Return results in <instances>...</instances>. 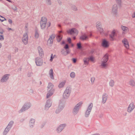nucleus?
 <instances>
[{
	"mask_svg": "<svg viewBox=\"0 0 135 135\" xmlns=\"http://www.w3.org/2000/svg\"><path fill=\"white\" fill-rule=\"evenodd\" d=\"M40 27L42 29H44L46 27L47 28L50 26V22H47V19L45 17H42L40 22Z\"/></svg>",
	"mask_w": 135,
	"mask_h": 135,
	"instance_id": "obj_1",
	"label": "nucleus"
},
{
	"mask_svg": "<svg viewBox=\"0 0 135 135\" xmlns=\"http://www.w3.org/2000/svg\"><path fill=\"white\" fill-rule=\"evenodd\" d=\"M108 59V55L105 54L101 60V66L102 68H105L107 66V62Z\"/></svg>",
	"mask_w": 135,
	"mask_h": 135,
	"instance_id": "obj_2",
	"label": "nucleus"
},
{
	"mask_svg": "<svg viewBox=\"0 0 135 135\" xmlns=\"http://www.w3.org/2000/svg\"><path fill=\"white\" fill-rule=\"evenodd\" d=\"M53 87V85L52 83H49V84L47 86V90L48 91H51L47 93V98L49 97L50 96L52 95L53 94L54 91L52 89Z\"/></svg>",
	"mask_w": 135,
	"mask_h": 135,
	"instance_id": "obj_3",
	"label": "nucleus"
},
{
	"mask_svg": "<svg viewBox=\"0 0 135 135\" xmlns=\"http://www.w3.org/2000/svg\"><path fill=\"white\" fill-rule=\"evenodd\" d=\"M67 32L68 33L70 34L71 35H72L74 36H76L78 35L79 31H78L76 28H73L67 30Z\"/></svg>",
	"mask_w": 135,
	"mask_h": 135,
	"instance_id": "obj_4",
	"label": "nucleus"
},
{
	"mask_svg": "<svg viewBox=\"0 0 135 135\" xmlns=\"http://www.w3.org/2000/svg\"><path fill=\"white\" fill-rule=\"evenodd\" d=\"M135 108V105L133 102H131L130 103L128 106L127 111L129 113H131Z\"/></svg>",
	"mask_w": 135,
	"mask_h": 135,
	"instance_id": "obj_5",
	"label": "nucleus"
},
{
	"mask_svg": "<svg viewBox=\"0 0 135 135\" xmlns=\"http://www.w3.org/2000/svg\"><path fill=\"white\" fill-rule=\"evenodd\" d=\"M101 45L104 48H108L109 46V42L106 39H103L102 40Z\"/></svg>",
	"mask_w": 135,
	"mask_h": 135,
	"instance_id": "obj_6",
	"label": "nucleus"
},
{
	"mask_svg": "<svg viewBox=\"0 0 135 135\" xmlns=\"http://www.w3.org/2000/svg\"><path fill=\"white\" fill-rule=\"evenodd\" d=\"M35 62L36 65L37 66H41L43 64V60L39 57H38L35 59Z\"/></svg>",
	"mask_w": 135,
	"mask_h": 135,
	"instance_id": "obj_7",
	"label": "nucleus"
},
{
	"mask_svg": "<svg viewBox=\"0 0 135 135\" xmlns=\"http://www.w3.org/2000/svg\"><path fill=\"white\" fill-rule=\"evenodd\" d=\"M28 37L27 34V33H25L24 34L23 37L22 38V41L23 42L25 45L27 44L28 42Z\"/></svg>",
	"mask_w": 135,
	"mask_h": 135,
	"instance_id": "obj_8",
	"label": "nucleus"
},
{
	"mask_svg": "<svg viewBox=\"0 0 135 135\" xmlns=\"http://www.w3.org/2000/svg\"><path fill=\"white\" fill-rule=\"evenodd\" d=\"M93 106V104L92 103H90L85 113V116L88 117L90 114V113L91 110V109L92 108Z\"/></svg>",
	"mask_w": 135,
	"mask_h": 135,
	"instance_id": "obj_9",
	"label": "nucleus"
},
{
	"mask_svg": "<svg viewBox=\"0 0 135 135\" xmlns=\"http://www.w3.org/2000/svg\"><path fill=\"white\" fill-rule=\"evenodd\" d=\"M122 42L126 49H128L129 48V42L127 39L126 38H124L122 40Z\"/></svg>",
	"mask_w": 135,
	"mask_h": 135,
	"instance_id": "obj_10",
	"label": "nucleus"
},
{
	"mask_svg": "<svg viewBox=\"0 0 135 135\" xmlns=\"http://www.w3.org/2000/svg\"><path fill=\"white\" fill-rule=\"evenodd\" d=\"M118 7L116 4H114L112 7V13L114 15L117 14V13Z\"/></svg>",
	"mask_w": 135,
	"mask_h": 135,
	"instance_id": "obj_11",
	"label": "nucleus"
},
{
	"mask_svg": "<svg viewBox=\"0 0 135 135\" xmlns=\"http://www.w3.org/2000/svg\"><path fill=\"white\" fill-rule=\"evenodd\" d=\"M108 97V95L107 93H104L102 96V103L104 104L105 103Z\"/></svg>",
	"mask_w": 135,
	"mask_h": 135,
	"instance_id": "obj_12",
	"label": "nucleus"
},
{
	"mask_svg": "<svg viewBox=\"0 0 135 135\" xmlns=\"http://www.w3.org/2000/svg\"><path fill=\"white\" fill-rule=\"evenodd\" d=\"M38 53L40 56L42 57L44 55V53L43 50L40 47H38Z\"/></svg>",
	"mask_w": 135,
	"mask_h": 135,
	"instance_id": "obj_13",
	"label": "nucleus"
},
{
	"mask_svg": "<svg viewBox=\"0 0 135 135\" xmlns=\"http://www.w3.org/2000/svg\"><path fill=\"white\" fill-rule=\"evenodd\" d=\"M55 36H51L47 41V44L49 45H51L52 43L53 39L54 38Z\"/></svg>",
	"mask_w": 135,
	"mask_h": 135,
	"instance_id": "obj_14",
	"label": "nucleus"
},
{
	"mask_svg": "<svg viewBox=\"0 0 135 135\" xmlns=\"http://www.w3.org/2000/svg\"><path fill=\"white\" fill-rule=\"evenodd\" d=\"M121 28L122 30H123V33H126L128 32L129 31V29L127 27L123 26H121Z\"/></svg>",
	"mask_w": 135,
	"mask_h": 135,
	"instance_id": "obj_15",
	"label": "nucleus"
},
{
	"mask_svg": "<svg viewBox=\"0 0 135 135\" xmlns=\"http://www.w3.org/2000/svg\"><path fill=\"white\" fill-rule=\"evenodd\" d=\"M83 104L82 102H80L78 103L74 108V110H76V111H77L79 110V107L81 106Z\"/></svg>",
	"mask_w": 135,
	"mask_h": 135,
	"instance_id": "obj_16",
	"label": "nucleus"
},
{
	"mask_svg": "<svg viewBox=\"0 0 135 135\" xmlns=\"http://www.w3.org/2000/svg\"><path fill=\"white\" fill-rule=\"evenodd\" d=\"M83 60L84 62V65H87L88 64L89 61V58H84Z\"/></svg>",
	"mask_w": 135,
	"mask_h": 135,
	"instance_id": "obj_17",
	"label": "nucleus"
},
{
	"mask_svg": "<svg viewBox=\"0 0 135 135\" xmlns=\"http://www.w3.org/2000/svg\"><path fill=\"white\" fill-rule=\"evenodd\" d=\"M8 76L9 75L8 74L4 75L1 80V81L2 82H3L6 81L8 79Z\"/></svg>",
	"mask_w": 135,
	"mask_h": 135,
	"instance_id": "obj_18",
	"label": "nucleus"
},
{
	"mask_svg": "<svg viewBox=\"0 0 135 135\" xmlns=\"http://www.w3.org/2000/svg\"><path fill=\"white\" fill-rule=\"evenodd\" d=\"M62 32V31H60L59 32V33L57 37V40L58 42H60L62 38V35L60 33Z\"/></svg>",
	"mask_w": 135,
	"mask_h": 135,
	"instance_id": "obj_19",
	"label": "nucleus"
},
{
	"mask_svg": "<svg viewBox=\"0 0 135 135\" xmlns=\"http://www.w3.org/2000/svg\"><path fill=\"white\" fill-rule=\"evenodd\" d=\"M49 74L50 78L52 79H54L53 72V70L52 69L50 70L49 72Z\"/></svg>",
	"mask_w": 135,
	"mask_h": 135,
	"instance_id": "obj_20",
	"label": "nucleus"
},
{
	"mask_svg": "<svg viewBox=\"0 0 135 135\" xmlns=\"http://www.w3.org/2000/svg\"><path fill=\"white\" fill-rule=\"evenodd\" d=\"M115 30L113 31L111 34L110 35V37L111 38V40H114V37L115 36Z\"/></svg>",
	"mask_w": 135,
	"mask_h": 135,
	"instance_id": "obj_21",
	"label": "nucleus"
},
{
	"mask_svg": "<svg viewBox=\"0 0 135 135\" xmlns=\"http://www.w3.org/2000/svg\"><path fill=\"white\" fill-rule=\"evenodd\" d=\"M129 84L132 86H135V82L132 79L129 82Z\"/></svg>",
	"mask_w": 135,
	"mask_h": 135,
	"instance_id": "obj_22",
	"label": "nucleus"
},
{
	"mask_svg": "<svg viewBox=\"0 0 135 135\" xmlns=\"http://www.w3.org/2000/svg\"><path fill=\"white\" fill-rule=\"evenodd\" d=\"M80 38L81 40H85L88 38V37L86 34H84L82 35Z\"/></svg>",
	"mask_w": 135,
	"mask_h": 135,
	"instance_id": "obj_23",
	"label": "nucleus"
},
{
	"mask_svg": "<svg viewBox=\"0 0 135 135\" xmlns=\"http://www.w3.org/2000/svg\"><path fill=\"white\" fill-rule=\"evenodd\" d=\"M65 126V125L62 124L58 128L57 131L58 132H61L64 128Z\"/></svg>",
	"mask_w": 135,
	"mask_h": 135,
	"instance_id": "obj_24",
	"label": "nucleus"
},
{
	"mask_svg": "<svg viewBox=\"0 0 135 135\" xmlns=\"http://www.w3.org/2000/svg\"><path fill=\"white\" fill-rule=\"evenodd\" d=\"M66 82V81H64L60 83L59 85V88H61L63 87L65 85Z\"/></svg>",
	"mask_w": 135,
	"mask_h": 135,
	"instance_id": "obj_25",
	"label": "nucleus"
},
{
	"mask_svg": "<svg viewBox=\"0 0 135 135\" xmlns=\"http://www.w3.org/2000/svg\"><path fill=\"white\" fill-rule=\"evenodd\" d=\"M61 52L62 54H63L64 55H67V54L69 53L70 51L69 49H66L65 52L64 50H63L61 51Z\"/></svg>",
	"mask_w": 135,
	"mask_h": 135,
	"instance_id": "obj_26",
	"label": "nucleus"
},
{
	"mask_svg": "<svg viewBox=\"0 0 135 135\" xmlns=\"http://www.w3.org/2000/svg\"><path fill=\"white\" fill-rule=\"evenodd\" d=\"M109 85L111 87H113L114 85V82L113 80H111L109 82Z\"/></svg>",
	"mask_w": 135,
	"mask_h": 135,
	"instance_id": "obj_27",
	"label": "nucleus"
},
{
	"mask_svg": "<svg viewBox=\"0 0 135 135\" xmlns=\"http://www.w3.org/2000/svg\"><path fill=\"white\" fill-rule=\"evenodd\" d=\"M30 107V106H27V105H25L23 106L21 110V112L24 111L25 110L27 109Z\"/></svg>",
	"mask_w": 135,
	"mask_h": 135,
	"instance_id": "obj_28",
	"label": "nucleus"
},
{
	"mask_svg": "<svg viewBox=\"0 0 135 135\" xmlns=\"http://www.w3.org/2000/svg\"><path fill=\"white\" fill-rule=\"evenodd\" d=\"M70 94L69 93H67L64 91L63 94V98H67L69 96Z\"/></svg>",
	"mask_w": 135,
	"mask_h": 135,
	"instance_id": "obj_29",
	"label": "nucleus"
},
{
	"mask_svg": "<svg viewBox=\"0 0 135 135\" xmlns=\"http://www.w3.org/2000/svg\"><path fill=\"white\" fill-rule=\"evenodd\" d=\"M96 27L97 29L101 27V23L100 21H98L96 23Z\"/></svg>",
	"mask_w": 135,
	"mask_h": 135,
	"instance_id": "obj_30",
	"label": "nucleus"
},
{
	"mask_svg": "<svg viewBox=\"0 0 135 135\" xmlns=\"http://www.w3.org/2000/svg\"><path fill=\"white\" fill-rule=\"evenodd\" d=\"M39 37V34L38 31L37 30H36L35 33L34 37L36 38H38Z\"/></svg>",
	"mask_w": 135,
	"mask_h": 135,
	"instance_id": "obj_31",
	"label": "nucleus"
},
{
	"mask_svg": "<svg viewBox=\"0 0 135 135\" xmlns=\"http://www.w3.org/2000/svg\"><path fill=\"white\" fill-rule=\"evenodd\" d=\"M65 91L68 93H69V94H70L71 92V88L70 87H67Z\"/></svg>",
	"mask_w": 135,
	"mask_h": 135,
	"instance_id": "obj_32",
	"label": "nucleus"
},
{
	"mask_svg": "<svg viewBox=\"0 0 135 135\" xmlns=\"http://www.w3.org/2000/svg\"><path fill=\"white\" fill-rule=\"evenodd\" d=\"M9 128H8V127H7L6 128L5 130L3 132V134L4 135H6L7 134L8 132L9 131Z\"/></svg>",
	"mask_w": 135,
	"mask_h": 135,
	"instance_id": "obj_33",
	"label": "nucleus"
},
{
	"mask_svg": "<svg viewBox=\"0 0 135 135\" xmlns=\"http://www.w3.org/2000/svg\"><path fill=\"white\" fill-rule=\"evenodd\" d=\"M97 29L101 34H102L104 33L103 29L101 27Z\"/></svg>",
	"mask_w": 135,
	"mask_h": 135,
	"instance_id": "obj_34",
	"label": "nucleus"
},
{
	"mask_svg": "<svg viewBox=\"0 0 135 135\" xmlns=\"http://www.w3.org/2000/svg\"><path fill=\"white\" fill-rule=\"evenodd\" d=\"M51 104L50 102L48 101L47 102V103L45 105V108H46V107H49L51 106Z\"/></svg>",
	"mask_w": 135,
	"mask_h": 135,
	"instance_id": "obj_35",
	"label": "nucleus"
},
{
	"mask_svg": "<svg viewBox=\"0 0 135 135\" xmlns=\"http://www.w3.org/2000/svg\"><path fill=\"white\" fill-rule=\"evenodd\" d=\"M75 74L74 72H72L70 74V76L72 78H75Z\"/></svg>",
	"mask_w": 135,
	"mask_h": 135,
	"instance_id": "obj_36",
	"label": "nucleus"
},
{
	"mask_svg": "<svg viewBox=\"0 0 135 135\" xmlns=\"http://www.w3.org/2000/svg\"><path fill=\"white\" fill-rule=\"evenodd\" d=\"M6 20L4 17L0 16V21L1 22H3L4 21H6Z\"/></svg>",
	"mask_w": 135,
	"mask_h": 135,
	"instance_id": "obj_37",
	"label": "nucleus"
},
{
	"mask_svg": "<svg viewBox=\"0 0 135 135\" xmlns=\"http://www.w3.org/2000/svg\"><path fill=\"white\" fill-rule=\"evenodd\" d=\"M13 121H11L9 123L8 125L7 126V127H8L9 128H10L11 127V126L13 124Z\"/></svg>",
	"mask_w": 135,
	"mask_h": 135,
	"instance_id": "obj_38",
	"label": "nucleus"
},
{
	"mask_svg": "<svg viewBox=\"0 0 135 135\" xmlns=\"http://www.w3.org/2000/svg\"><path fill=\"white\" fill-rule=\"evenodd\" d=\"M56 57L55 55H53L52 54L51 55V58L50 59V61L52 62V60Z\"/></svg>",
	"mask_w": 135,
	"mask_h": 135,
	"instance_id": "obj_39",
	"label": "nucleus"
},
{
	"mask_svg": "<svg viewBox=\"0 0 135 135\" xmlns=\"http://www.w3.org/2000/svg\"><path fill=\"white\" fill-rule=\"evenodd\" d=\"M95 80V78L94 77H92L91 78V83L92 84H93L94 83Z\"/></svg>",
	"mask_w": 135,
	"mask_h": 135,
	"instance_id": "obj_40",
	"label": "nucleus"
},
{
	"mask_svg": "<svg viewBox=\"0 0 135 135\" xmlns=\"http://www.w3.org/2000/svg\"><path fill=\"white\" fill-rule=\"evenodd\" d=\"M35 122V120L34 119H31L30 120V125L31 126L33 125L34 124V123Z\"/></svg>",
	"mask_w": 135,
	"mask_h": 135,
	"instance_id": "obj_41",
	"label": "nucleus"
},
{
	"mask_svg": "<svg viewBox=\"0 0 135 135\" xmlns=\"http://www.w3.org/2000/svg\"><path fill=\"white\" fill-rule=\"evenodd\" d=\"M116 3L119 5H120L122 2V0H115Z\"/></svg>",
	"mask_w": 135,
	"mask_h": 135,
	"instance_id": "obj_42",
	"label": "nucleus"
},
{
	"mask_svg": "<svg viewBox=\"0 0 135 135\" xmlns=\"http://www.w3.org/2000/svg\"><path fill=\"white\" fill-rule=\"evenodd\" d=\"M77 46L78 48L79 49H80L81 48V44L80 43H78L77 44Z\"/></svg>",
	"mask_w": 135,
	"mask_h": 135,
	"instance_id": "obj_43",
	"label": "nucleus"
},
{
	"mask_svg": "<svg viewBox=\"0 0 135 135\" xmlns=\"http://www.w3.org/2000/svg\"><path fill=\"white\" fill-rule=\"evenodd\" d=\"M64 48L65 49H67L69 48V46L67 44H66L64 46Z\"/></svg>",
	"mask_w": 135,
	"mask_h": 135,
	"instance_id": "obj_44",
	"label": "nucleus"
},
{
	"mask_svg": "<svg viewBox=\"0 0 135 135\" xmlns=\"http://www.w3.org/2000/svg\"><path fill=\"white\" fill-rule=\"evenodd\" d=\"M89 60H90L91 61L93 62L94 61V58L92 56L90 57V58H89Z\"/></svg>",
	"mask_w": 135,
	"mask_h": 135,
	"instance_id": "obj_45",
	"label": "nucleus"
},
{
	"mask_svg": "<svg viewBox=\"0 0 135 135\" xmlns=\"http://www.w3.org/2000/svg\"><path fill=\"white\" fill-rule=\"evenodd\" d=\"M72 9L74 11H76L77 10V8L75 6H73L72 7Z\"/></svg>",
	"mask_w": 135,
	"mask_h": 135,
	"instance_id": "obj_46",
	"label": "nucleus"
},
{
	"mask_svg": "<svg viewBox=\"0 0 135 135\" xmlns=\"http://www.w3.org/2000/svg\"><path fill=\"white\" fill-rule=\"evenodd\" d=\"M4 39L3 36L2 35H0V40L1 41L3 40Z\"/></svg>",
	"mask_w": 135,
	"mask_h": 135,
	"instance_id": "obj_47",
	"label": "nucleus"
},
{
	"mask_svg": "<svg viewBox=\"0 0 135 135\" xmlns=\"http://www.w3.org/2000/svg\"><path fill=\"white\" fill-rule=\"evenodd\" d=\"M78 110H77V111H76V110H74V109H73V113L75 114L77 113L78 112Z\"/></svg>",
	"mask_w": 135,
	"mask_h": 135,
	"instance_id": "obj_48",
	"label": "nucleus"
},
{
	"mask_svg": "<svg viewBox=\"0 0 135 135\" xmlns=\"http://www.w3.org/2000/svg\"><path fill=\"white\" fill-rule=\"evenodd\" d=\"M132 17L133 18L135 17V11L134 12L132 15Z\"/></svg>",
	"mask_w": 135,
	"mask_h": 135,
	"instance_id": "obj_49",
	"label": "nucleus"
},
{
	"mask_svg": "<svg viewBox=\"0 0 135 135\" xmlns=\"http://www.w3.org/2000/svg\"><path fill=\"white\" fill-rule=\"evenodd\" d=\"M8 22L10 24H11L12 22V20L11 19H9L8 20Z\"/></svg>",
	"mask_w": 135,
	"mask_h": 135,
	"instance_id": "obj_50",
	"label": "nucleus"
},
{
	"mask_svg": "<svg viewBox=\"0 0 135 135\" xmlns=\"http://www.w3.org/2000/svg\"><path fill=\"white\" fill-rule=\"evenodd\" d=\"M68 41L69 43H71V38H68Z\"/></svg>",
	"mask_w": 135,
	"mask_h": 135,
	"instance_id": "obj_51",
	"label": "nucleus"
},
{
	"mask_svg": "<svg viewBox=\"0 0 135 135\" xmlns=\"http://www.w3.org/2000/svg\"><path fill=\"white\" fill-rule=\"evenodd\" d=\"M72 60H73V62L74 63H75L76 62V60L74 58V59H73Z\"/></svg>",
	"mask_w": 135,
	"mask_h": 135,
	"instance_id": "obj_52",
	"label": "nucleus"
},
{
	"mask_svg": "<svg viewBox=\"0 0 135 135\" xmlns=\"http://www.w3.org/2000/svg\"><path fill=\"white\" fill-rule=\"evenodd\" d=\"M47 3L48 4H50V2H50L49 0H47Z\"/></svg>",
	"mask_w": 135,
	"mask_h": 135,
	"instance_id": "obj_53",
	"label": "nucleus"
},
{
	"mask_svg": "<svg viewBox=\"0 0 135 135\" xmlns=\"http://www.w3.org/2000/svg\"><path fill=\"white\" fill-rule=\"evenodd\" d=\"M62 44H65V42L64 41H62L61 43Z\"/></svg>",
	"mask_w": 135,
	"mask_h": 135,
	"instance_id": "obj_54",
	"label": "nucleus"
},
{
	"mask_svg": "<svg viewBox=\"0 0 135 135\" xmlns=\"http://www.w3.org/2000/svg\"><path fill=\"white\" fill-rule=\"evenodd\" d=\"M6 1H8L9 2H12L11 0H6Z\"/></svg>",
	"mask_w": 135,
	"mask_h": 135,
	"instance_id": "obj_55",
	"label": "nucleus"
},
{
	"mask_svg": "<svg viewBox=\"0 0 135 135\" xmlns=\"http://www.w3.org/2000/svg\"><path fill=\"white\" fill-rule=\"evenodd\" d=\"M59 109H58L56 111V113H58V112H57L58 111H59Z\"/></svg>",
	"mask_w": 135,
	"mask_h": 135,
	"instance_id": "obj_56",
	"label": "nucleus"
},
{
	"mask_svg": "<svg viewBox=\"0 0 135 135\" xmlns=\"http://www.w3.org/2000/svg\"><path fill=\"white\" fill-rule=\"evenodd\" d=\"M2 47V44L1 43H0V49Z\"/></svg>",
	"mask_w": 135,
	"mask_h": 135,
	"instance_id": "obj_57",
	"label": "nucleus"
},
{
	"mask_svg": "<svg viewBox=\"0 0 135 135\" xmlns=\"http://www.w3.org/2000/svg\"><path fill=\"white\" fill-rule=\"evenodd\" d=\"M73 38L74 40H75V37H73Z\"/></svg>",
	"mask_w": 135,
	"mask_h": 135,
	"instance_id": "obj_58",
	"label": "nucleus"
},
{
	"mask_svg": "<svg viewBox=\"0 0 135 135\" xmlns=\"http://www.w3.org/2000/svg\"><path fill=\"white\" fill-rule=\"evenodd\" d=\"M3 31H2V32L1 31V32H0V33H3Z\"/></svg>",
	"mask_w": 135,
	"mask_h": 135,
	"instance_id": "obj_59",
	"label": "nucleus"
},
{
	"mask_svg": "<svg viewBox=\"0 0 135 135\" xmlns=\"http://www.w3.org/2000/svg\"><path fill=\"white\" fill-rule=\"evenodd\" d=\"M71 46H73L74 45H73V44H71Z\"/></svg>",
	"mask_w": 135,
	"mask_h": 135,
	"instance_id": "obj_60",
	"label": "nucleus"
},
{
	"mask_svg": "<svg viewBox=\"0 0 135 135\" xmlns=\"http://www.w3.org/2000/svg\"><path fill=\"white\" fill-rule=\"evenodd\" d=\"M9 30H11L12 29L11 28H8Z\"/></svg>",
	"mask_w": 135,
	"mask_h": 135,
	"instance_id": "obj_61",
	"label": "nucleus"
},
{
	"mask_svg": "<svg viewBox=\"0 0 135 135\" xmlns=\"http://www.w3.org/2000/svg\"><path fill=\"white\" fill-rule=\"evenodd\" d=\"M1 18V19H3V18Z\"/></svg>",
	"mask_w": 135,
	"mask_h": 135,
	"instance_id": "obj_62",
	"label": "nucleus"
}]
</instances>
